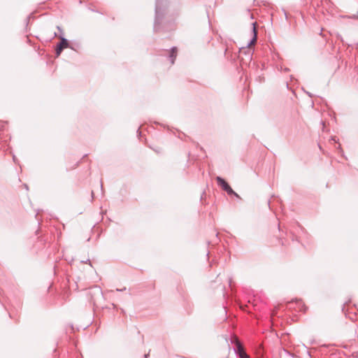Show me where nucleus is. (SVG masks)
Masks as SVG:
<instances>
[{
    "instance_id": "ddd939ff",
    "label": "nucleus",
    "mask_w": 358,
    "mask_h": 358,
    "mask_svg": "<svg viewBox=\"0 0 358 358\" xmlns=\"http://www.w3.org/2000/svg\"><path fill=\"white\" fill-rule=\"evenodd\" d=\"M57 29H58L59 31H62V29H60V27H57Z\"/></svg>"
},
{
    "instance_id": "f8f14e48",
    "label": "nucleus",
    "mask_w": 358,
    "mask_h": 358,
    "mask_svg": "<svg viewBox=\"0 0 358 358\" xmlns=\"http://www.w3.org/2000/svg\"><path fill=\"white\" fill-rule=\"evenodd\" d=\"M3 127H4V126H3V124H2V125L1 126V129H3Z\"/></svg>"
},
{
    "instance_id": "4468645a",
    "label": "nucleus",
    "mask_w": 358,
    "mask_h": 358,
    "mask_svg": "<svg viewBox=\"0 0 358 358\" xmlns=\"http://www.w3.org/2000/svg\"><path fill=\"white\" fill-rule=\"evenodd\" d=\"M148 355H145V358H148Z\"/></svg>"
},
{
    "instance_id": "0eeeda50",
    "label": "nucleus",
    "mask_w": 358,
    "mask_h": 358,
    "mask_svg": "<svg viewBox=\"0 0 358 358\" xmlns=\"http://www.w3.org/2000/svg\"><path fill=\"white\" fill-rule=\"evenodd\" d=\"M284 352L285 355H289V356H291V357H293V355L292 353H290L289 352H288L287 350H284Z\"/></svg>"
},
{
    "instance_id": "423d86ee",
    "label": "nucleus",
    "mask_w": 358,
    "mask_h": 358,
    "mask_svg": "<svg viewBox=\"0 0 358 358\" xmlns=\"http://www.w3.org/2000/svg\"><path fill=\"white\" fill-rule=\"evenodd\" d=\"M176 56H177V48L173 47L171 48V52L169 55V57L171 64H174Z\"/></svg>"
},
{
    "instance_id": "9d476101",
    "label": "nucleus",
    "mask_w": 358,
    "mask_h": 358,
    "mask_svg": "<svg viewBox=\"0 0 358 358\" xmlns=\"http://www.w3.org/2000/svg\"><path fill=\"white\" fill-rule=\"evenodd\" d=\"M338 148L340 149L341 152H343V150L341 148V145H338Z\"/></svg>"
},
{
    "instance_id": "7ed1b4c3",
    "label": "nucleus",
    "mask_w": 358,
    "mask_h": 358,
    "mask_svg": "<svg viewBox=\"0 0 358 358\" xmlns=\"http://www.w3.org/2000/svg\"><path fill=\"white\" fill-rule=\"evenodd\" d=\"M216 180L218 185H220L229 195H234L240 199V196L232 189L229 185L222 178L217 176L216 178Z\"/></svg>"
},
{
    "instance_id": "9b49d317",
    "label": "nucleus",
    "mask_w": 358,
    "mask_h": 358,
    "mask_svg": "<svg viewBox=\"0 0 358 358\" xmlns=\"http://www.w3.org/2000/svg\"><path fill=\"white\" fill-rule=\"evenodd\" d=\"M117 291H118V292H122V289H117Z\"/></svg>"
},
{
    "instance_id": "2eb2a0df",
    "label": "nucleus",
    "mask_w": 358,
    "mask_h": 358,
    "mask_svg": "<svg viewBox=\"0 0 358 358\" xmlns=\"http://www.w3.org/2000/svg\"><path fill=\"white\" fill-rule=\"evenodd\" d=\"M357 17H358V11H357Z\"/></svg>"
},
{
    "instance_id": "f257e3e1",
    "label": "nucleus",
    "mask_w": 358,
    "mask_h": 358,
    "mask_svg": "<svg viewBox=\"0 0 358 358\" xmlns=\"http://www.w3.org/2000/svg\"><path fill=\"white\" fill-rule=\"evenodd\" d=\"M171 0H156L154 31H166V24L173 29L172 22L169 19V8Z\"/></svg>"
},
{
    "instance_id": "f03ea898",
    "label": "nucleus",
    "mask_w": 358,
    "mask_h": 358,
    "mask_svg": "<svg viewBox=\"0 0 358 358\" xmlns=\"http://www.w3.org/2000/svg\"><path fill=\"white\" fill-rule=\"evenodd\" d=\"M256 24H257V22H253L252 24V32H253L252 38L250 40V42L248 43L246 47L241 48L239 50V52L241 54H244V55H247L250 60H251L252 55V52L250 49V46L255 44V43L257 41V28H256Z\"/></svg>"
},
{
    "instance_id": "1a4fd4ad",
    "label": "nucleus",
    "mask_w": 358,
    "mask_h": 358,
    "mask_svg": "<svg viewBox=\"0 0 358 358\" xmlns=\"http://www.w3.org/2000/svg\"><path fill=\"white\" fill-rule=\"evenodd\" d=\"M331 140L334 141V142H336V137H332Z\"/></svg>"
},
{
    "instance_id": "20e7f679",
    "label": "nucleus",
    "mask_w": 358,
    "mask_h": 358,
    "mask_svg": "<svg viewBox=\"0 0 358 358\" xmlns=\"http://www.w3.org/2000/svg\"><path fill=\"white\" fill-rule=\"evenodd\" d=\"M66 48H70L72 50H74V48L70 45L69 41L66 38L61 36L60 43L57 44L55 50L57 56L58 57L60 55L62 50Z\"/></svg>"
},
{
    "instance_id": "6e6552de",
    "label": "nucleus",
    "mask_w": 358,
    "mask_h": 358,
    "mask_svg": "<svg viewBox=\"0 0 358 358\" xmlns=\"http://www.w3.org/2000/svg\"><path fill=\"white\" fill-rule=\"evenodd\" d=\"M284 71H285V72H287V71H289V69L288 68H285V69H284Z\"/></svg>"
},
{
    "instance_id": "39448f33",
    "label": "nucleus",
    "mask_w": 358,
    "mask_h": 358,
    "mask_svg": "<svg viewBox=\"0 0 358 358\" xmlns=\"http://www.w3.org/2000/svg\"><path fill=\"white\" fill-rule=\"evenodd\" d=\"M234 351H235L236 354L240 358H248L249 357L248 355L245 352L244 348H243L242 344L236 338L235 340Z\"/></svg>"
}]
</instances>
